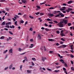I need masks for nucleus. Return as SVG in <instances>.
<instances>
[{"mask_svg": "<svg viewBox=\"0 0 74 74\" xmlns=\"http://www.w3.org/2000/svg\"><path fill=\"white\" fill-rule=\"evenodd\" d=\"M64 64L65 67H68V66L67 65V64L65 63Z\"/></svg>", "mask_w": 74, "mask_h": 74, "instance_id": "nucleus-35", "label": "nucleus"}, {"mask_svg": "<svg viewBox=\"0 0 74 74\" xmlns=\"http://www.w3.org/2000/svg\"><path fill=\"white\" fill-rule=\"evenodd\" d=\"M70 56L71 58H74V56L73 54H71L70 55Z\"/></svg>", "mask_w": 74, "mask_h": 74, "instance_id": "nucleus-28", "label": "nucleus"}, {"mask_svg": "<svg viewBox=\"0 0 74 74\" xmlns=\"http://www.w3.org/2000/svg\"><path fill=\"white\" fill-rule=\"evenodd\" d=\"M73 3V1L70 0L68 2V4H70V3Z\"/></svg>", "mask_w": 74, "mask_h": 74, "instance_id": "nucleus-13", "label": "nucleus"}, {"mask_svg": "<svg viewBox=\"0 0 74 74\" xmlns=\"http://www.w3.org/2000/svg\"><path fill=\"white\" fill-rule=\"evenodd\" d=\"M53 22H55V23H58V22L57 21H54Z\"/></svg>", "mask_w": 74, "mask_h": 74, "instance_id": "nucleus-55", "label": "nucleus"}, {"mask_svg": "<svg viewBox=\"0 0 74 74\" xmlns=\"http://www.w3.org/2000/svg\"><path fill=\"white\" fill-rule=\"evenodd\" d=\"M58 14L61 16V17H64V15L62 13H59Z\"/></svg>", "mask_w": 74, "mask_h": 74, "instance_id": "nucleus-4", "label": "nucleus"}, {"mask_svg": "<svg viewBox=\"0 0 74 74\" xmlns=\"http://www.w3.org/2000/svg\"><path fill=\"white\" fill-rule=\"evenodd\" d=\"M6 27H7L9 29L10 28V25H6L5 26Z\"/></svg>", "mask_w": 74, "mask_h": 74, "instance_id": "nucleus-44", "label": "nucleus"}, {"mask_svg": "<svg viewBox=\"0 0 74 74\" xmlns=\"http://www.w3.org/2000/svg\"><path fill=\"white\" fill-rule=\"evenodd\" d=\"M7 51H8V50H6V51H4L3 52V53H7Z\"/></svg>", "mask_w": 74, "mask_h": 74, "instance_id": "nucleus-29", "label": "nucleus"}, {"mask_svg": "<svg viewBox=\"0 0 74 74\" xmlns=\"http://www.w3.org/2000/svg\"><path fill=\"white\" fill-rule=\"evenodd\" d=\"M64 71V73H66V74H68V73H67V71H66H66Z\"/></svg>", "mask_w": 74, "mask_h": 74, "instance_id": "nucleus-60", "label": "nucleus"}, {"mask_svg": "<svg viewBox=\"0 0 74 74\" xmlns=\"http://www.w3.org/2000/svg\"><path fill=\"white\" fill-rule=\"evenodd\" d=\"M20 22L21 23H23L24 22V21H23V20H21L20 21Z\"/></svg>", "mask_w": 74, "mask_h": 74, "instance_id": "nucleus-38", "label": "nucleus"}, {"mask_svg": "<svg viewBox=\"0 0 74 74\" xmlns=\"http://www.w3.org/2000/svg\"><path fill=\"white\" fill-rule=\"evenodd\" d=\"M49 16H54V15L53 14H49Z\"/></svg>", "mask_w": 74, "mask_h": 74, "instance_id": "nucleus-22", "label": "nucleus"}, {"mask_svg": "<svg viewBox=\"0 0 74 74\" xmlns=\"http://www.w3.org/2000/svg\"><path fill=\"white\" fill-rule=\"evenodd\" d=\"M26 60H27V58L26 57L25 58V60H23V63H25V61Z\"/></svg>", "mask_w": 74, "mask_h": 74, "instance_id": "nucleus-17", "label": "nucleus"}, {"mask_svg": "<svg viewBox=\"0 0 74 74\" xmlns=\"http://www.w3.org/2000/svg\"><path fill=\"white\" fill-rule=\"evenodd\" d=\"M8 69V67H7L6 68H5V70H7Z\"/></svg>", "mask_w": 74, "mask_h": 74, "instance_id": "nucleus-61", "label": "nucleus"}, {"mask_svg": "<svg viewBox=\"0 0 74 74\" xmlns=\"http://www.w3.org/2000/svg\"><path fill=\"white\" fill-rule=\"evenodd\" d=\"M60 35L62 37H63V36H65V35H64V34L63 33L62 34H60Z\"/></svg>", "mask_w": 74, "mask_h": 74, "instance_id": "nucleus-12", "label": "nucleus"}, {"mask_svg": "<svg viewBox=\"0 0 74 74\" xmlns=\"http://www.w3.org/2000/svg\"><path fill=\"white\" fill-rule=\"evenodd\" d=\"M29 52V51L25 52L24 53H23L21 54L20 55H24V54H25V53H26V52Z\"/></svg>", "mask_w": 74, "mask_h": 74, "instance_id": "nucleus-14", "label": "nucleus"}, {"mask_svg": "<svg viewBox=\"0 0 74 74\" xmlns=\"http://www.w3.org/2000/svg\"><path fill=\"white\" fill-rule=\"evenodd\" d=\"M60 44H63V42L62 41H60Z\"/></svg>", "mask_w": 74, "mask_h": 74, "instance_id": "nucleus-62", "label": "nucleus"}, {"mask_svg": "<svg viewBox=\"0 0 74 74\" xmlns=\"http://www.w3.org/2000/svg\"><path fill=\"white\" fill-rule=\"evenodd\" d=\"M60 44H59L58 43H57L56 44V46H58V45H60Z\"/></svg>", "mask_w": 74, "mask_h": 74, "instance_id": "nucleus-59", "label": "nucleus"}, {"mask_svg": "<svg viewBox=\"0 0 74 74\" xmlns=\"http://www.w3.org/2000/svg\"><path fill=\"white\" fill-rule=\"evenodd\" d=\"M63 30H62L60 31V34H62L63 33Z\"/></svg>", "mask_w": 74, "mask_h": 74, "instance_id": "nucleus-51", "label": "nucleus"}, {"mask_svg": "<svg viewBox=\"0 0 74 74\" xmlns=\"http://www.w3.org/2000/svg\"><path fill=\"white\" fill-rule=\"evenodd\" d=\"M54 9V8L53 7H51L49 8V10H53Z\"/></svg>", "mask_w": 74, "mask_h": 74, "instance_id": "nucleus-43", "label": "nucleus"}, {"mask_svg": "<svg viewBox=\"0 0 74 74\" xmlns=\"http://www.w3.org/2000/svg\"><path fill=\"white\" fill-rule=\"evenodd\" d=\"M45 30H46L47 32H48V31H49V29L48 28H45Z\"/></svg>", "mask_w": 74, "mask_h": 74, "instance_id": "nucleus-27", "label": "nucleus"}, {"mask_svg": "<svg viewBox=\"0 0 74 74\" xmlns=\"http://www.w3.org/2000/svg\"><path fill=\"white\" fill-rule=\"evenodd\" d=\"M36 7L38 8L39 9H40V7L39 6V5H37L36 6Z\"/></svg>", "mask_w": 74, "mask_h": 74, "instance_id": "nucleus-39", "label": "nucleus"}, {"mask_svg": "<svg viewBox=\"0 0 74 74\" xmlns=\"http://www.w3.org/2000/svg\"><path fill=\"white\" fill-rule=\"evenodd\" d=\"M28 23V21H26L25 23V25H27V24Z\"/></svg>", "mask_w": 74, "mask_h": 74, "instance_id": "nucleus-58", "label": "nucleus"}, {"mask_svg": "<svg viewBox=\"0 0 74 74\" xmlns=\"http://www.w3.org/2000/svg\"><path fill=\"white\" fill-rule=\"evenodd\" d=\"M48 41H55V40L52 39H49Z\"/></svg>", "mask_w": 74, "mask_h": 74, "instance_id": "nucleus-6", "label": "nucleus"}, {"mask_svg": "<svg viewBox=\"0 0 74 74\" xmlns=\"http://www.w3.org/2000/svg\"><path fill=\"white\" fill-rule=\"evenodd\" d=\"M62 45L63 47V48H66V47H67V45Z\"/></svg>", "mask_w": 74, "mask_h": 74, "instance_id": "nucleus-18", "label": "nucleus"}, {"mask_svg": "<svg viewBox=\"0 0 74 74\" xmlns=\"http://www.w3.org/2000/svg\"><path fill=\"white\" fill-rule=\"evenodd\" d=\"M22 50V49H21V48H19L18 49V51H20V52H21V51Z\"/></svg>", "mask_w": 74, "mask_h": 74, "instance_id": "nucleus-54", "label": "nucleus"}, {"mask_svg": "<svg viewBox=\"0 0 74 74\" xmlns=\"http://www.w3.org/2000/svg\"><path fill=\"white\" fill-rule=\"evenodd\" d=\"M27 73H31V71H29V70H27Z\"/></svg>", "mask_w": 74, "mask_h": 74, "instance_id": "nucleus-21", "label": "nucleus"}, {"mask_svg": "<svg viewBox=\"0 0 74 74\" xmlns=\"http://www.w3.org/2000/svg\"><path fill=\"white\" fill-rule=\"evenodd\" d=\"M40 15H43L44 14L43 13H40Z\"/></svg>", "mask_w": 74, "mask_h": 74, "instance_id": "nucleus-64", "label": "nucleus"}, {"mask_svg": "<svg viewBox=\"0 0 74 74\" xmlns=\"http://www.w3.org/2000/svg\"><path fill=\"white\" fill-rule=\"evenodd\" d=\"M35 14L37 15H39V14H40V12H38L36 13H35Z\"/></svg>", "mask_w": 74, "mask_h": 74, "instance_id": "nucleus-45", "label": "nucleus"}, {"mask_svg": "<svg viewBox=\"0 0 74 74\" xmlns=\"http://www.w3.org/2000/svg\"><path fill=\"white\" fill-rule=\"evenodd\" d=\"M32 59L34 61H36V58H32Z\"/></svg>", "mask_w": 74, "mask_h": 74, "instance_id": "nucleus-23", "label": "nucleus"}, {"mask_svg": "<svg viewBox=\"0 0 74 74\" xmlns=\"http://www.w3.org/2000/svg\"><path fill=\"white\" fill-rule=\"evenodd\" d=\"M9 34H11L12 35H13V34L12 32L11 31L9 32Z\"/></svg>", "mask_w": 74, "mask_h": 74, "instance_id": "nucleus-34", "label": "nucleus"}, {"mask_svg": "<svg viewBox=\"0 0 74 74\" xmlns=\"http://www.w3.org/2000/svg\"><path fill=\"white\" fill-rule=\"evenodd\" d=\"M71 71H74V69L73 67H71Z\"/></svg>", "mask_w": 74, "mask_h": 74, "instance_id": "nucleus-33", "label": "nucleus"}, {"mask_svg": "<svg viewBox=\"0 0 74 74\" xmlns=\"http://www.w3.org/2000/svg\"><path fill=\"white\" fill-rule=\"evenodd\" d=\"M12 64L9 66V69H10V70H11V69H12Z\"/></svg>", "mask_w": 74, "mask_h": 74, "instance_id": "nucleus-7", "label": "nucleus"}, {"mask_svg": "<svg viewBox=\"0 0 74 74\" xmlns=\"http://www.w3.org/2000/svg\"><path fill=\"white\" fill-rule=\"evenodd\" d=\"M46 2H43L42 3H40V5H42V4H45Z\"/></svg>", "mask_w": 74, "mask_h": 74, "instance_id": "nucleus-42", "label": "nucleus"}, {"mask_svg": "<svg viewBox=\"0 0 74 74\" xmlns=\"http://www.w3.org/2000/svg\"><path fill=\"white\" fill-rule=\"evenodd\" d=\"M31 46L29 47V48H33V47H34V44H31Z\"/></svg>", "mask_w": 74, "mask_h": 74, "instance_id": "nucleus-9", "label": "nucleus"}, {"mask_svg": "<svg viewBox=\"0 0 74 74\" xmlns=\"http://www.w3.org/2000/svg\"><path fill=\"white\" fill-rule=\"evenodd\" d=\"M49 23L50 24H53V23L52 21H49Z\"/></svg>", "mask_w": 74, "mask_h": 74, "instance_id": "nucleus-37", "label": "nucleus"}, {"mask_svg": "<svg viewBox=\"0 0 74 74\" xmlns=\"http://www.w3.org/2000/svg\"><path fill=\"white\" fill-rule=\"evenodd\" d=\"M5 9L6 10H7V11H9V10H9V9H8V8H5Z\"/></svg>", "mask_w": 74, "mask_h": 74, "instance_id": "nucleus-57", "label": "nucleus"}, {"mask_svg": "<svg viewBox=\"0 0 74 74\" xmlns=\"http://www.w3.org/2000/svg\"><path fill=\"white\" fill-rule=\"evenodd\" d=\"M42 61L43 62H45V60L47 59V58H46L45 57H42Z\"/></svg>", "mask_w": 74, "mask_h": 74, "instance_id": "nucleus-5", "label": "nucleus"}, {"mask_svg": "<svg viewBox=\"0 0 74 74\" xmlns=\"http://www.w3.org/2000/svg\"><path fill=\"white\" fill-rule=\"evenodd\" d=\"M47 70H49V71H51V69L48 68H47Z\"/></svg>", "mask_w": 74, "mask_h": 74, "instance_id": "nucleus-56", "label": "nucleus"}, {"mask_svg": "<svg viewBox=\"0 0 74 74\" xmlns=\"http://www.w3.org/2000/svg\"><path fill=\"white\" fill-rule=\"evenodd\" d=\"M64 23H65V25L67 24V20H64Z\"/></svg>", "mask_w": 74, "mask_h": 74, "instance_id": "nucleus-10", "label": "nucleus"}, {"mask_svg": "<svg viewBox=\"0 0 74 74\" xmlns=\"http://www.w3.org/2000/svg\"><path fill=\"white\" fill-rule=\"evenodd\" d=\"M5 0H1L0 1V2H5Z\"/></svg>", "mask_w": 74, "mask_h": 74, "instance_id": "nucleus-40", "label": "nucleus"}, {"mask_svg": "<svg viewBox=\"0 0 74 74\" xmlns=\"http://www.w3.org/2000/svg\"><path fill=\"white\" fill-rule=\"evenodd\" d=\"M9 52L10 53H12V49H11L9 50Z\"/></svg>", "mask_w": 74, "mask_h": 74, "instance_id": "nucleus-15", "label": "nucleus"}, {"mask_svg": "<svg viewBox=\"0 0 74 74\" xmlns=\"http://www.w3.org/2000/svg\"><path fill=\"white\" fill-rule=\"evenodd\" d=\"M59 16H60V15H59V14L55 16V17L56 18H57V17H59Z\"/></svg>", "mask_w": 74, "mask_h": 74, "instance_id": "nucleus-20", "label": "nucleus"}, {"mask_svg": "<svg viewBox=\"0 0 74 74\" xmlns=\"http://www.w3.org/2000/svg\"><path fill=\"white\" fill-rule=\"evenodd\" d=\"M58 25H59L60 27H63V24L60 23H58Z\"/></svg>", "mask_w": 74, "mask_h": 74, "instance_id": "nucleus-1", "label": "nucleus"}, {"mask_svg": "<svg viewBox=\"0 0 74 74\" xmlns=\"http://www.w3.org/2000/svg\"><path fill=\"white\" fill-rule=\"evenodd\" d=\"M47 21H52V20L49 18L47 19Z\"/></svg>", "mask_w": 74, "mask_h": 74, "instance_id": "nucleus-24", "label": "nucleus"}, {"mask_svg": "<svg viewBox=\"0 0 74 74\" xmlns=\"http://www.w3.org/2000/svg\"><path fill=\"white\" fill-rule=\"evenodd\" d=\"M63 38H61V40H62V41H65V40H64V39H63Z\"/></svg>", "mask_w": 74, "mask_h": 74, "instance_id": "nucleus-30", "label": "nucleus"}, {"mask_svg": "<svg viewBox=\"0 0 74 74\" xmlns=\"http://www.w3.org/2000/svg\"><path fill=\"white\" fill-rule=\"evenodd\" d=\"M38 40H41V34H38Z\"/></svg>", "mask_w": 74, "mask_h": 74, "instance_id": "nucleus-3", "label": "nucleus"}, {"mask_svg": "<svg viewBox=\"0 0 74 74\" xmlns=\"http://www.w3.org/2000/svg\"><path fill=\"white\" fill-rule=\"evenodd\" d=\"M15 16L17 18H19V16L17 15H15Z\"/></svg>", "mask_w": 74, "mask_h": 74, "instance_id": "nucleus-63", "label": "nucleus"}, {"mask_svg": "<svg viewBox=\"0 0 74 74\" xmlns=\"http://www.w3.org/2000/svg\"><path fill=\"white\" fill-rule=\"evenodd\" d=\"M61 12L60 11H56L55 10L53 12V13L54 14H58V13H60Z\"/></svg>", "mask_w": 74, "mask_h": 74, "instance_id": "nucleus-2", "label": "nucleus"}, {"mask_svg": "<svg viewBox=\"0 0 74 74\" xmlns=\"http://www.w3.org/2000/svg\"><path fill=\"white\" fill-rule=\"evenodd\" d=\"M11 22H9L8 23H6L5 24V25H11Z\"/></svg>", "mask_w": 74, "mask_h": 74, "instance_id": "nucleus-11", "label": "nucleus"}, {"mask_svg": "<svg viewBox=\"0 0 74 74\" xmlns=\"http://www.w3.org/2000/svg\"><path fill=\"white\" fill-rule=\"evenodd\" d=\"M45 26L47 27V26H48V25H47V23H45Z\"/></svg>", "mask_w": 74, "mask_h": 74, "instance_id": "nucleus-50", "label": "nucleus"}, {"mask_svg": "<svg viewBox=\"0 0 74 74\" xmlns=\"http://www.w3.org/2000/svg\"><path fill=\"white\" fill-rule=\"evenodd\" d=\"M55 72H56V73H58V72H59L60 71L59 70H55L54 71Z\"/></svg>", "mask_w": 74, "mask_h": 74, "instance_id": "nucleus-32", "label": "nucleus"}, {"mask_svg": "<svg viewBox=\"0 0 74 74\" xmlns=\"http://www.w3.org/2000/svg\"><path fill=\"white\" fill-rule=\"evenodd\" d=\"M17 22H18V21H16L14 23V24L15 25H17Z\"/></svg>", "mask_w": 74, "mask_h": 74, "instance_id": "nucleus-47", "label": "nucleus"}, {"mask_svg": "<svg viewBox=\"0 0 74 74\" xmlns=\"http://www.w3.org/2000/svg\"><path fill=\"white\" fill-rule=\"evenodd\" d=\"M64 22V19H63L62 21L60 22L61 23H63Z\"/></svg>", "mask_w": 74, "mask_h": 74, "instance_id": "nucleus-16", "label": "nucleus"}, {"mask_svg": "<svg viewBox=\"0 0 74 74\" xmlns=\"http://www.w3.org/2000/svg\"><path fill=\"white\" fill-rule=\"evenodd\" d=\"M5 37H4V36H1L0 38V39L1 40L2 39H4V38Z\"/></svg>", "mask_w": 74, "mask_h": 74, "instance_id": "nucleus-19", "label": "nucleus"}, {"mask_svg": "<svg viewBox=\"0 0 74 74\" xmlns=\"http://www.w3.org/2000/svg\"><path fill=\"white\" fill-rule=\"evenodd\" d=\"M22 2H23L24 4L26 3V0H22Z\"/></svg>", "mask_w": 74, "mask_h": 74, "instance_id": "nucleus-25", "label": "nucleus"}, {"mask_svg": "<svg viewBox=\"0 0 74 74\" xmlns=\"http://www.w3.org/2000/svg\"><path fill=\"white\" fill-rule=\"evenodd\" d=\"M49 27H52V25L51 24H50L48 25Z\"/></svg>", "mask_w": 74, "mask_h": 74, "instance_id": "nucleus-49", "label": "nucleus"}, {"mask_svg": "<svg viewBox=\"0 0 74 74\" xmlns=\"http://www.w3.org/2000/svg\"><path fill=\"white\" fill-rule=\"evenodd\" d=\"M29 30H30L31 31H33V28L32 27L30 28L29 29Z\"/></svg>", "mask_w": 74, "mask_h": 74, "instance_id": "nucleus-53", "label": "nucleus"}, {"mask_svg": "<svg viewBox=\"0 0 74 74\" xmlns=\"http://www.w3.org/2000/svg\"><path fill=\"white\" fill-rule=\"evenodd\" d=\"M56 32L57 34H59L60 33V32L59 31H57Z\"/></svg>", "mask_w": 74, "mask_h": 74, "instance_id": "nucleus-48", "label": "nucleus"}, {"mask_svg": "<svg viewBox=\"0 0 74 74\" xmlns=\"http://www.w3.org/2000/svg\"><path fill=\"white\" fill-rule=\"evenodd\" d=\"M5 24V21L3 22L1 24V25H4Z\"/></svg>", "mask_w": 74, "mask_h": 74, "instance_id": "nucleus-26", "label": "nucleus"}, {"mask_svg": "<svg viewBox=\"0 0 74 74\" xmlns=\"http://www.w3.org/2000/svg\"><path fill=\"white\" fill-rule=\"evenodd\" d=\"M63 70H64V71H66V68H65L63 67Z\"/></svg>", "mask_w": 74, "mask_h": 74, "instance_id": "nucleus-46", "label": "nucleus"}, {"mask_svg": "<svg viewBox=\"0 0 74 74\" xmlns=\"http://www.w3.org/2000/svg\"><path fill=\"white\" fill-rule=\"evenodd\" d=\"M68 10L69 11H73V9L71 8H68Z\"/></svg>", "mask_w": 74, "mask_h": 74, "instance_id": "nucleus-31", "label": "nucleus"}, {"mask_svg": "<svg viewBox=\"0 0 74 74\" xmlns=\"http://www.w3.org/2000/svg\"><path fill=\"white\" fill-rule=\"evenodd\" d=\"M71 23H68V26H71Z\"/></svg>", "mask_w": 74, "mask_h": 74, "instance_id": "nucleus-36", "label": "nucleus"}, {"mask_svg": "<svg viewBox=\"0 0 74 74\" xmlns=\"http://www.w3.org/2000/svg\"><path fill=\"white\" fill-rule=\"evenodd\" d=\"M5 16H3V17L2 18V19L3 20H4V19H5Z\"/></svg>", "mask_w": 74, "mask_h": 74, "instance_id": "nucleus-52", "label": "nucleus"}, {"mask_svg": "<svg viewBox=\"0 0 74 74\" xmlns=\"http://www.w3.org/2000/svg\"><path fill=\"white\" fill-rule=\"evenodd\" d=\"M60 62H62V63H63V64H64V60H63L61 59L60 60Z\"/></svg>", "mask_w": 74, "mask_h": 74, "instance_id": "nucleus-8", "label": "nucleus"}, {"mask_svg": "<svg viewBox=\"0 0 74 74\" xmlns=\"http://www.w3.org/2000/svg\"><path fill=\"white\" fill-rule=\"evenodd\" d=\"M29 17L30 18H31V19H33L34 18L33 17L31 16H29Z\"/></svg>", "mask_w": 74, "mask_h": 74, "instance_id": "nucleus-41", "label": "nucleus"}]
</instances>
